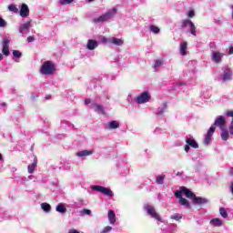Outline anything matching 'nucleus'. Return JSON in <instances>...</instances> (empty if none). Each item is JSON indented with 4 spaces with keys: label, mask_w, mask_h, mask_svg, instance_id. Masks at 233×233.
I'll use <instances>...</instances> for the list:
<instances>
[{
    "label": "nucleus",
    "mask_w": 233,
    "mask_h": 233,
    "mask_svg": "<svg viewBox=\"0 0 233 233\" xmlns=\"http://www.w3.org/2000/svg\"><path fill=\"white\" fill-rule=\"evenodd\" d=\"M230 77H232V72L226 71L223 75V81H230Z\"/></svg>",
    "instance_id": "obj_28"
},
{
    "label": "nucleus",
    "mask_w": 233,
    "mask_h": 233,
    "mask_svg": "<svg viewBox=\"0 0 233 233\" xmlns=\"http://www.w3.org/2000/svg\"><path fill=\"white\" fill-rule=\"evenodd\" d=\"M6 26V21H5V19L0 17V27H5Z\"/></svg>",
    "instance_id": "obj_45"
},
{
    "label": "nucleus",
    "mask_w": 233,
    "mask_h": 233,
    "mask_svg": "<svg viewBox=\"0 0 233 233\" xmlns=\"http://www.w3.org/2000/svg\"><path fill=\"white\" fill-rule=\"evenodd\" d=\"M229 188H230L231 194L233 195V181L230 182Z\"/></svg>",
    "instance_id": "obj_53"
},
{
    "label": "nucleus",
    "mask_w": 233,
    "mask_h": 233,
    "mask_svg": "<svg viewBox=\"0 0 233 233\" xmlns=\"http://www.w3.org/2000/svg\"><path fill=\"white\" fill-rule=\"evenodd\" d=\"M226 116H228V117H232V120L229 126V134H231L232 136L233 135V111H227Z\"/></svg>",
    "instance_id": "obj_20"
},
{
    "label": "nucleus",
    "mask_w": 233,
    "mask_h": 233,
    "mask_svg": "<svg viewBox=\"0 0 233 233\" xmlns=\"http://www.w3.org/2000/svg\"><path fill=\"white\" fill-rule=\"evenodd\" d=\"M0 161H3V155L0 153Z\"/></svg>",
    "instance_id": "obj_58"
},
{
    "label": "nucleus",
    "mask_w": 233,
    "mask_h": 233,
    "mask_svg": "<svg viewBox=\"0 0 233 233\" xmlns=\"http://www.w3.org/2000/svg\"><path fill=\"white\" fill-rule=\"evenodd\" d=\"M88 1V3H92V1H94V0H87Z\"/></svg>",
    "instance_id": "obj_59"
},
{
    "label": "nucleus",
    "mask_w": 233,
    "mask_h": 233,
    "mask_svg": "<svg viewBox=\"0 0 233 233\" xmlns=\"http://www.w3.org/2000/svg\"><path fill=\"white\" fill-rule=\"evenodd\" d=\"M225 56V54L220 53V52H213L212 54V61L215 63H221L223 57Z\"/></svg>",
    "instance_id": "obj_9"
},
{
    "label": "nucleus",
    "mask_w": 233,
    "mask_h": 233,
    "mask_svg": "<svg viewBox=\"0 0 233 233\" xmlns=\"http://www.w3.org/2000/svg\"><path fill=\"white\" fill-rule=\"evenodd\" d=\"M109 43H112L116 46H121V45H123V40L120 38L112 37V38H109Z\"/></svg>",
    "instance_id": "obj_19"
},
{
    "label": "nucleus",
    "mask_w": 233,
    "mask_h": 233,
    "mask_svg": "<svg viewBox=\"0 0 233 233\" xmlns=\"http://www.w3.org/2000/svg\"><path fill=\"white\" fill-rule=\"evenodd\" d=\"M193 205H207L208 199L201 197L195 196L192 201Z\"/></svg>",
    "instance_id": "obj_10"
},
{
    "label": "nucleus",
    "mask_w": 233,
    "mask_h": 233,
    "mask_svg": "<svg viewBox=\"0 0 233 233\" xmlns=\"http://www.w3.org/2000/svg\"><path fill=\"white\" fill-rule=\"evenodd\" d=\"M60 5H70L72 3H74V0H59Z\"/></svg>",
    "instance_id": "obj_40"
},
{
    "label": "nucleus",
    "mask_w": 233,
    "mask_h": 233,
    "mask_svg": "<svg viewBox=\"0 0 233 233\" xmlns=\"http://www.w3.org/2000/svg\"><path fill=\"white\" fill-rule=\"evenodd\" d=\"M117 14V9L113 8L108 10L106 14L100 15L97 18L94 19V23H105V21H110Z\"/></svg>",
    "instance_id": "obj_2"
},
{
    "label": "nucleus",
    "mask_w": 233,
    "mask_h": 233,
    "mask_svg": "<svg viewBox=\"0 0 233 233\" xmlns=\"http://www.w3.org/2000/svg\"><path fill=\"white\" fill-rule=\"evenodd\" d=\"M210 225L213 227H222L223 221H221L219 218H213L210 220Z\"/></svg>",
    "instance_id": "obj_22"
},
{
    "label": "nucleus",
    "mask_w": 233,
    "mask_h": 233,
    "mask_svg": "<svg viewBox=\"0 0 233 233\" xmlns=\"http://www.w3.org/2000/svg\"><path fill=\"white\" fill-rule=\"evenodd\" d=\"M3 59H4L3 54L0 53V61H3Z\"/></svg>",
    "instance_id": "obj_57"
},
{
    "label": "nucleus",
    "mask_w": 233,
    "mask_h": 233,
    "mask_svg": "<svg viewBox=\"0 0 233 233\" xmlns=\"http://www.w3.org/2000/svg\"><path fill=\"white\" fill-rule=\"evenodd\" d=\"M13 56H14V57L19 58L23 56V53H21L19 50H15V51H13Z\"/></svg>",
    "instance_id": "obj_41"
},
{
    "label": "nucleus",
    "mask_w": 233,
    "mask_h": 233,
    "mask_svg": "<svg viewBox=\"0 0 233 233\" xmlns=\"http://www.w3.org/2000/svg\"><path fill=\"white\" fill-rule=\"evenodd\" d=\"M145 208L148 216L152 217L153 219H157V221H160V223H163V219L161 218V216H159V213L156 211V208L153 206L146 205Z\"/></svg>",
    "instance_id": "obj_3"
},
{
    "label": "nucleus",
    "mask_w": 233,
    "mask_h": 233,
    "mask_svg": "<svg viewBox=\"0 0 233 233\" xmlns=\"http://www.w3.org/2000/svg\"><path fill=\"white\" fill-rule=\"evenodd\" d=\"M36 167H37V157H35L34 162L31 165H28L27 167L28 173L34 174Z\"/></svg>",
    "instance_id": "obj_12"
},
{
    "label": "nucleus",
    "mask_w": 233,
    "mask_h": 233,
    "mask_svg": "<svg viewBox=\"0 0 233 233\" xmlns=\"http://www.w3.org/2000/svg\"><path fill=\"white\" fill-rule=\"evenodd\" d=\"M35 41V36L31 35L27 37V43H34Z\"/></svg>",
    "instance_id": "obj_46"
},
{
    "label": "nucleus",
    "mask_w": 233,
    "mask_h": 233,
    "mask_svg": "<svg viewBox=\"0 0 233 233\" xmlns=\"http://www.w3.org/2000/svg\"><path fill=\"white\" fill-rule=\"evenodd\" d=\"M183 217L181 214L176 213L171 216V219H175V221H179Z\"/></svg>",
    "instance_id": "obj_35"
},
{
    "label": "nucleus",
    "mask_w": 233,
    "mask_h": 233,
    "mask_svg": "<svg viewBox=\"0 0 233 233\" xmlns=\"http://www.w3.org/2000/svg\"><path fill=\"white\" fill-rule=\"evenodd\" d=\"M183 194V189L182 187H180V191H176L175 192V196L178 198L181 199V198H183V196H181Z\"/></svg>",
    "instance_id": "obj_43"
},
{
    "label": "nucleus",
    "mask_w": 233,
    "mask_h": 233,
    "mask_svg": "<svg viewBox=\"0 0 233 233\" xmlns=\"http://www.w3.org/2000/svg\"><path fill=\"white\" fill-rule=\"evenodd\" d=\"M182 192L183 194H185L186 198H187V199H191L192 201H194V198H196V194H194V192L190 191V189L182 187Z\"/></svg>",
    "instance_id": "obj_11"
},
{
    "label": "nucleus",
    "mask_w": 233,
    "mask_h": 233,
    "mask_svg": "<svg viewBox=\"0 0 233 233\" xmlns=\"http://www.w3.org/2000/svg\"><path fill=\"white\" fill-rule=\"evenodd\" d=\"M214 132H216V127L211 126L205 136L203 145H205L206 147H208V145H210V141H212V136H214Z\"/></svg>",
    "instance_id": "obj_5"
},
{
    "label": "nucleus",
    "mask_w": 233,
    "mask_h": 233,
    "mask_svg": "<svg viewBox=\"0 0 233 233\" xmlns=\"http://www.w3.org/2000/svg\"><path fill=\"white\" fill-rule=\"evenodd\" d=\"M56 212H60V214H65L66 213V208H65V205L63 204H58L56 206Z\"/></svg>",
    "instance_id": "obj_25"
},
{
    "label": "nucleus",
    "mask_w": 233,
    "mask_h": 233,
    "mask_svg": "<svg viewBox=\"0 0 233 233\" xmlns=\"http://www.w3.org/2000/svg\"><path fill=\"white\" fill-rule=\"evenodd\" d=\"M8 10L10 12H13L14 14H17V12H19V9L17 8V6L14 4H11L8 5Z\"/></svg>",
    "instance_id": "obj_30"
},
{
    "label": "nucleus",
    "mask_w": 233,
    "mask_h": 233,
    "mask_svg": "<svg viewBox=\"0 0 233 233\" xmlns=\"http://www.w3.org/2000/svg\"><path fill=\"white\" fill-rule=\"evenodd\" d=\"M167 107H168V106L167 105V103H164L162 109L160 111H158V115L163 116V114H165V110H167Z\"/></svg>",
    "instance_id": "obj_39"
},
{
    "label": "nucleus",
    "mask_w": 233,
    "mask_h": 233,
    "mask_svg": "<svg viewBox=\"0 0 233 233\" xmlns=\"http://www.w3.org/2000/svg\"><path fill=\"white\" fill-rule=\"evenodd\" d=\"M101 41L102 43H110V38L102 37Z\"/></svg>",
    "instance_id": "obj_50"
},
{
    "label": "nucleus",
    "mask_w": 233,
    "mask_h": 233,
    "mask_svg": "<svg viewBox=\"0 0 233 233\" xmlns=\"http://www.w3.org/2000/svg\"><path fill=\"white\" fill-rule=\"evenodd\" d=\"M86 47H87V50H96V48H97V41L89 39L87 41Z\"/></svg>",
    "instance_id": "obj_15"
},
{
    "label": "nucleus",
    "mask_w": 233,
    "mask_h": 233,
    "mask_svg": "<svg viewBox=\"0 0 233 233\" xmlns=\"http://www.w3.org/2000/svg\"><path fill=\"white\" fill-rule=\"evenodd\" d=\"M219 214H220V216H221L222 218H228V213H227V209H225V208H221L219 209Z\"/></svg>",
    "instance_id": "obj_32"
},
{
    "label": "nucleus",
    "mask_w": 233,
    "mask_h": 233,
    "mask_svg": "<svg viewBox=\"0 0 233 233\" xmlns=\"http://www.w3.org/2000/svg\"><path fill=\"white\" fill-rule=\"evenodd\" d=\"M20 16L21 17H28L30 15V8L26 4H22L20 7Z\"/></svg>",
    "instance_id": "obj_8"
},
{
    "label": "nucleus",
    "mask_w": 233,
    "mask_h": 233,
    "mask_svg": "<svg viewBox=\"0 0 233 233\" xmlns=\"http://www.w3.org/2000/svg\"><path fill=\"white\" fill-rule=\"evenodd\" d=\"M179 86H185V82L177 83L175 88H179Z\"/></svg>",
    "instance_id": "obj_49"
},
{
    "label": "nucleus",
    "mask_w": 233,
    "mask_h": 233,
    "mask_svg": "<svg viewBox=\"0 0 233 233\" xmlns=\"http://www.w3.org/2000/svg\"><path fill=\"white\" fill-rule=\"evenodd\" d=\"M156 183L157 185H163V183H165V176H157L156 178Z\"/></svg>",
    "instance_id": "obj_31"
},
{
    "label": "nucleus",
    "mask_w": 233,
    "mask_h": 233,
    "mask_svg": "<svg viewBox=\"0 0 233 233\" xmlns=\"http://www.w3.org/2000/svg\"><path fill=\"white\" fill-rule=\"evenodd\" d=\"M41 208H43L45 212H50V210H52V207L48 203H42Z\"/></svg>",
    "instance_id": "obj_27"
},
{
    "label": "nucleus",
    "mask_w": 233,
    "mask_h": 233,
    "mask_svg": "<svg viewBox=\"0 0 233 233\" xmlns=\"http://www.w3.org/2000/svg\"><path fill=\"white\" fill-rule=\"evenodd\" d=\"M108 221L110 223V225H115L116 224V212H114V210L109 209L108 210Z\"/></svg>",
    "instance_id": "obj_14"
},
{
    "label": "nucleus",
    "mask_w": 233,
    "mask_h": 233,
    "mask_svg": "<svg viewBox=\"0 0 233 233\" xmlns=\"http://www.w3.org/2000/svg\"><path fill=\"white\" fill-rule=\"evenodd\" d=\"M196 15V13H194V10H190L188 13H187V17L189 18H192Z\"/></svg>",
    "instance_id": "obj_47"
},
{
    "label": "nucleus",
    "mask_w": 233,
    "mask_h": 233,
    "mask_svg": "<svg viewBox=\"0 0 233 233\" xmlns=\"http://www.w3.org/2000/svg\"><path fill=\"white\" fill-rule=\"evenodd\" d=\"M105 187L103 186H93V190H96V192H100L101 194H103V188Z\"/></svg>",
    "instance_id": "obj_37"
},
{
    "label": "nucleus",
    "mask_w": 233,
    "mask_h": 233,
    "mask_svg": "<svg viewBox=\"0 0 233 233\" xmlns=\"http://www.w3.org/2000/svg\"><path fill=\"white\" fill-rule=\"evenodd\" d=\"M105 187L103 186H93V190H96V192H100L101 194H103V188Z\"/></svg>",
    "instance_id": "obj_36"
},
{
    "label": "nucleus",
    "mask_w": 233,
    "mask_h": 233,
    "mask_svg": "<svg viewBox=\"0 0 233 233\" xmlns=\"http://www.w3.org/2000/svg\"><path fill=\"white\" fill-rule=\"evenodd\" d=\"M150 99H152L150 94H148V92H143L141 95L137 96L136 101L138 105H143L145 103H148Z\"/></svg>",
    "instance_id": "obj_4"
},
{
    "label": "nucleus",
    "mask_w": 233,
    "mask_h": 233,
    "mask_svg": "<svg viewBox=\"0 0 233 233\" xmlns=\"http://www.w3.org/2000/svg\"><path fill=\"white\" fill-rule=\"evenodd\" d=\"M178 203L182 207H186V208H192V206H190V202H188V200L185 198H180L178 199Z\"/></svg>",
    "instance_id": "obj_16"
},
{
    "label": "nucleus",
    "mask_w": 233,
    "mask_h": 233,
    "mask_svg": "<svg viewBox=\"0 0 233 233\" xmlns=\"http://www.w3.org/2000/svg\"><path fill=\"white\" fill-rule=\"evenodd\" d=\"M82 214H83L84 216H85V215L90 216V214H92V210L84 208V209L82 210Z\"/></svg>",
    "instance_id": "obj_44"
},
{
    "label": "nucleus",
    "mask_w": 233,
    "mask_h": 233,
    "mask_svg": "<svg viewBox=\"0 0 233 233\" xmlns=\"http://www.w3.org/2000/svg\"><path fill=\"white\" fill-rule=\"evenodd\" d=\"M186 147H199V145H198V142H196L194 138H187L186 140Z\"/></svg>",
    "instance_id": "obj_23"
},
{
    "label": "nucleus",
    "mask_w": 233,
    "mask_h": 233,
    "mask_svg": "<svg viewBox=\"0 0 233 233\" xmlns=\"http://www.w3.org/2000/svg\"><path fill=\"white\" fill-rule=\"evenodd\" d=\"M30 22H25L24 25H20L19 32L20 34H25V30H30Z\"/></svg>",
    "instance_id": "obj_18"
},
{
    "label": "nucleus",
    "mask_w": 233,
    "mask_h": 233,
    "mask_svg": "<svg viewBox=\"0 0 233 233\" xmlns=\"http://www.w3.org/2000/svg\"><path fill=\"white\" fill-rule=\"evenodd\" d=\"M92 153H93L92 150H83L76 153V156H78V157H83L85 156H90V154Z\"/></svg>",
    "instance_id": "obj_24"
},
{
    "label": "nucleus",
    "mask_w": 233,
    "mask_h": 233,
    "mask_svg": "<svg viewBox=\"0 0 233 233\" xmlns=\"http://www.w3.org/2000/svg\"><path fill=\"white\" fill-rule=\"evenodd\" d=\"M40 74L42 76H53L56 74V64L52 61L44 62L40 68Z\"/></svg>",
    "instance_id": "obj_1"
},
{
    "label": "nucleus",
    "mask_w": 233,
    "mask_h": 233,
    "mask_svg": "<svg viewBox=\"0 0 233 233\" xmlns=\"http://www.w3.org/2000/svg\"><path fill=\"white\" fill-rule=\"evenodd\" d=\"M110 230H112V227L106 226V227L104 228L103 233H108V232H110Z\"/></svg>",
    "instance_id": "obj_48"
},
{
    "label": "nucleus",
    "mask_w": 233,
    "mask_h": 233,
    "mask_svg": "<svg viewBox=\"0 0 233 233\" xmlns=\"http://www.w3.org/2000/svg\"><path fill=\"white\" fill-rule=\"evenodd\" d=\"M189 28H190V34H192L194 36H196V25H194V22H191V24L189 25Z\"/></svg>",
    "instance_id": "obj_34"
},
{
    "label": "nucleus",
    "mask_w": 233,
    "mask_h": 233,
    "mask_svg": "<svg viewBox=\"0 0 233 233\" xmlns=\"http://www.w3.org/2000/svg\"><path fill=\"white\" fill-rule=\"evenodd\" d=\"M92 103V100L90 98L85 99V105H90Z\"/></svg>",
    "instance_id": "obj_51"
},
{
    "label": "nucleus",
    "mask_w": 233,
    "mask_h": 233,
    "mask_svg": "<svg viewBox=\"0 0 233 233\" xmlns=\"http://www.w3.org/2000/svg\"><path fill=\"white\" fill-rule=\"evenodd\" d=\"M225 125H227V120L225 119V116H218L214 124L212 125V127H218V128H221V130H223Z\"/></svg>",
    "instance_id": "obj_7"
},
{
    "label": "nucleus",
    "mask_w": 233,
    "mask_h": 233,
    "mask_svg": "<svg viewBox=\"0 0 233 233\" xmlns=\"http://www.w3.org/2000/svg\"><path fill=\"white\" fill-rule=\"evenodd\" d=\"M150 31L153 32V34H159V27L156 25H150Z\"/></svg>",
    "instance_id": "obj_38"
},
{
    "label": "nucleus",
    "mask_w": 233,
    "mask_h": 233,
    "mask_svg": "<svg viewBox=\"0 0 233 233\" xmlns=\"http://www.w3.org/2000/svg\"><path fill=\"white\" fill-rule=\"evenodd\" d=\"M102 194H104L105 196H107V198H112V190H110V188L108 187H104L102 189Z\"/></svg>",
    "instance_id": "obj_29"
},
{
    "label": "nucleus",
    "mask_w": 233,
    "mask_h": 233,
    "mask_svg": "<svg viewBox=\"0 0 233 233\" xmlns=\"http://www.w3.org/2000/svg\"><path fill=\"white\" fill-rule=\"evenodd\" d=\"M229 176H233V167L229 168Z\"/></svg>",
    "instance_id": "obj_54"
},
{
    "label": "nucleus",
    "mask_w": 233,
    "mask_h": 233,
    "mask_svg": "<svg viewBox=\"0 0 233 233\" xmlns=\"http://www.w3.org/2000/svg\"><path fill=\"white\" fill-rule=\"evenodd\" d=\"M232 54H233V46H231L229 47V51H228V55H229V56H232Z\"/></svg>",
    "instance_id": "obj_52"
},
{
    "label": "nucleus",
    "mask_w": 233,
    "mask_h": 233,
    "mask_svg": "<svg viewBox=\"0 0 233 233\" xmlns=\"http://www.w3.org/2000/svg\"><path fill=\"white\" fill-rule=\"evenodd\" d=\"M223 132L221 133V139L223 141H227V139H228L229 137V135H228V132H227L225 129H222Z\"/></svg>",
    "instance_id": "obj_33"
},
{
    "label": "nucleus",
    "mask_w": 233,
    "mask_h": 233,
    "mask_svg": "<svg viewBox=\"0 0 233 233\" xmlns=\"http://www.w3.org/2000/svg\"><path fill=\"white\" fill-rule=\"evenodd\" d=\"M192 24V20L190 19H184L181 21V28H187V25L190 26V25Z\"/></svg>",
    "instance_id": "obj_26"
},
{
    "label": "nucleus",
    "mask_w": 233,
    "mask_h": 233,
    "mask_svg": "<svg viewBox=\"0 0 233 233\" xmlns=\"http://www.w3.org/2000/svg\"><path fill=\"white\" fill-rule=\"evenodd\" d=\"M116 128H119V122L113 120L108 124L109 130H116Z\"/></svg>",
    "instance_id": "obj_21"
},
{
    "label": "nucleus",
    "mask_w": 233,
    "mask_h": 233,
    "mask_svg": "<svg viewBox=\"0 0 233 233\" xmlns=\"http://www.w3.org/2000/svg\"><path fill=\"white\" fill-rule=\"evenodd\" d=\"M93 108H96V112L98 114H102V116H106V112H105V107L99 104H93L92 105Z\"/></svg>",
    "instance_id": "obj_13"
},
{
    "label": "nucleus",
    "mask_w": 233,
    "mask_h": 233,
    "mask_svg": "<svg viewBox=\"0 0 233 233\" xmlns=\"http://www.w3.org/2000/svg\"><path fill=\"white\" fill-rule=\"evenodd\" d=\"M163 65V60H156L155 64H154V68H158L159 66H161Z\"/></svg>",
    "instance_id": "obj_42"
},
{
    "label": "nucleus",
    "mask_w": 233,
    "mask_h": 233,
    "mask_svg": "<svg viewBox=\"0 0 233 233\" xmlns=\"http://www.w3.org/2000/svg\"><path fill=\"white\" fill-rule=\"evenodd\" d=\"M187 46H188V44L186 41L180 43V54H181V56H187Z\"/></svg>",
    "instance_id": "obj_17"
},
{
    "label": "nucleus",
    "mask_w": 233,
    "mask_h": 233,
    "mask_svg": "<svg viewBox=\"0 0 233 233\" xmlns=\"http://www.w3.org/2000/svg\"><path fill=\"white\" fill-rule=\"evenodd\" d=\"M46 99H52V96H50V95L46 96Z\"/></svg>",
    "instance_id": "obj_56"
},
{
    "label": "nucleus",
    "mask_w": 233,
    "mask_h": 233,
    "mask_svg": "<svg viewBox=\"0 0 233 233\" xmlns=\"http://www.w3.org/2000/svg\"><path fill=\"white\" fill-rule=\"evenodd\" d=\"M190 150V147H185V152H188Z\"/></svg>",
    "instance_id": "obj_55"
},
{
    "label": "nucleus",
    "mask_w": 233,
    "mask_h": 233,
    "mask_svg": "<svg viewBox=\"0 0 233 233\" xmlns=\"http://www.w3.org/2000/svg\"><path fill=\"white\" fill-rule=\"evenodd\" d=\"M2 53L4 56H10V39L8 38H4L2 41Z\"/></svg>",
    "instance_id": "obj_6"
}]
</instances>
